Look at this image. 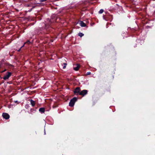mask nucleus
Here are the masks:
<instances>
[{
    "mask_svg": "<svg viewBox=\"0 0 155 155\" xmlns=\"http://www.w3.org/2000/svg\"><path fill=\"white\" fill-rule=\"evenodd\" d=\"M77 98L74 97L71 99L69 103V106L70 107L74 106L75 102L77 101Z\"/></svg>",
    "mask_w": 155,
    "mask_h": 155,
    "instance_id": "nucleus-1",
    "label": "nucleus"
},
{
    "mask_svg": "<svg viewBox=\"0 0 155 155\" xmlns=\"http://www.w3.org/2000/svg\"><path fill=\"white\" fill-rule=\"evenodd\" d=\"M81 89L79 87H76L74 91V94H76L77 95L79 94V93L80 92Z\"/></svg>",
    "mask_w": 155,
    "mask_h": 155,
    "instance_id": "nucleus-2",
    "label": "nucleus"
},
{
    "mask_svg": "<svg viewBox=\"0 0 155 155\" xmlns=\"http://www.w3.org/2000/svg\"><path fill=\"white\" fill-rule=\"evenodd\" d=\"M87 90H84L81 91L79 93V95L84 96L87 94Z\"/></svg>",
    "mask_w": 155,
    "mask_h": 155,
    "instance_id": "nucleus-3",
    "label": "nucleus"
},
{
    "mask_svg": "<svg viewBox=\"0 0 155 155\" xmlns=\"http://www.w3.org/2000/svg\"><path fill=\"white\" fill-rule=\"evenodd\" d=\"M11 74L12 73L11 72H8L7 74L3 78V79L5 80L8 79L11 76Z\"/></svg>",
    "mask_w": 155,
    "mask_h": 155,
    "instance_id": "nucleus-4",
    "label": "nucleus"
},
{
    "mask_svg": "<svg viewBox=\"0 0 155 155\" xmlns=\"http://www.w3.org/2000/svg\"><path fill=\"white\" fill-rule=\"evenodd\" d=\"M2 116L4 118L6 119H8L9 118V115L8 114L6 113H3L2 114Z\"/></svg>",
    "mask_w": 155,
    "mask_h": 155,
    "instance_id": "nucleus-5",
    "label": "nucleus"
},
{
    "mask_svg": "<svg viewBox=\"0 0 155 155\" xmlns=\"http://www.w3.org/2000/svg\"><path fill=\"white\" fill-rule=\"evenodd\" d=\"M80 68V65L79 64H77L76 67H74L73 68V69L76 71H78Z\"/></svg>",
    "mask_w": 155,
    "mask_h": 155,
    "instance_id": "nucleus-6",
    "label": "nucleus"
},
{
    "mask_svg": "<svg viewBox=\"0 0 155 155\" xmlns=\"http://www.w3.org/2000/svg\"><path fill=\"white\" fill-rule=\"evenodd\" d=\"M79 23L80 24V25L81 26L83 27H85L86 26V24L84 23L82 21H79Z\"/></svg>",
    "mask_w": 155,
    "mask_h": 155,
    "instance_id": "nucleus-7",
    "label": "nucleus"
},
{
    "mask_svg": "<svg viewBox=\"0 0 155 155\" xmlns=\"http://www.w3.org/2000/svg\"><path fill=\"white\" fill-rule=\"evenodd\" d=\"M39 111L41 113H44L45 111V108L44 107L40 108L39 109Z\"/></svg>",
    "mask_w": 155,
    "mask_h": 155,
    "instance_id": "nucleus-8",
    "label": "nucleus"
},
{
    "mask_svg": "<svg viewBox=\"0 0 155 155\" xmlns=\"http://www.w3.org/2000/svg\"><path fill=\"white\" fill-rule=\"evenodd\" d=\"M31 104L33 106H34L35 105V102L34 101L31 100H30Z\"/></svg>",
    "mask_w": 155,
    "mask_h": 155,
    "instance_id": "nucleus-9",
    "label": "nucleus"
},
{
    "mask_svg": "<svg viewBox=\"0 0 155 155\" xmlns=\"http://www.w3.org/2000/svg\"><path fill=\"white\" fill-rule=\"evenodd\" d=\"M103 12L104 10L102 9H101L99 11V13L100 14H102L103 13Z\"/></svg>",
    "mask_w": 155,
    "mask_h": 155,
    "instance_id": "nucleus-10",
    "label": "nucleus"
},
{
    "mask_svg": "<svg viewBox=\"0 0 155 155\" xmlns=\"http://www.w3.org/2000/svg\"><path fill=\"white\" fill-rule=\"evenodd\" d=\"M78 35L81 37L84 35V34L82 33H80L78 34Z\"/></svg>",
    "mask_w": 155,
    "mask_h": 155,
    "instance_id": "nucleus-11",
    "label": "nucleus"
},
{
    "mask_svg": "<svg viewBox=\"0 0 155 155\" xmlns=\"http://www.w3.org/2000/svg\"><path fill=\"white\" fill-rule=\"evenodd\" d=\"M31 43L29 41H28L24 43V44H29Z\"/></svg>",
    "mask_w": 155,
    "mask_h": 155,
    "instance_id": "nucleus-12",
    "label": "nucleus"
},
{
    "mask_svg": "<svg viewBox=\"0 0 155 155\" xmlns=\"http://www.w3.org/2000/svg\"><path fill=\"white\" fill-rule=\"evenodd\" d=\"M91 74V73L90 72H87L86 73V74L87 75H90Z\"/></svg>",
    "mask_w": 155,
    "mask_h": 155,
    "instance_id": "nucleus-13",
    "label": "nucleus"
},
{
    "mask_svg": "<svg viewBox=\"0 0 155 155\" xmlns=\"http://www.w3.org/2000/svg\"><path fill=\"white\" fill-rule=\"evenodd\" d=\"M14 102L15 103H17V104H18L19 103V102H18L17 101H14Z\"/></svg>",
    "mask_w": 155,
    "mask_h": 155,
    "instance_id": "nucleus-14",
    "label": "nucleus"
},
{
    "mask_svg": "<svg viewBox=\"0 0 155 155\" xmlns=\"http://www.w3.org/2000/svg\"><path fill=\"white\" fill-rule=\"evenodd\" d=\"M47 0H40V2H44L46 1Z\"/></svg>",
    "mask_w": 155,
    "mask_h": 155,
    "instance_id": "nucleus-15",
    "label": "nucleus"
},
{
    "mask_svg": "<svg viewBox=\"0 0 155 155\" xmlns=\"http://www.w3.org/2000/svg\"><path fill=\"white\" fill-rule=\"evenodd\" d=\"M63 64L64 65H65L66 66L67 65V64L66 63H63Z\"/></svg>",
    "mask_w": 155,
    "mask_h": 155,
    "instance_id": "nucleus-16",
    "label": "nucleus"
},
{
    "mask_svg": "<svg viewBox=\"0 0 155 155\" xmlns=\"http://www.w3.org/2000/svg\"><path fill=\"white\" fill-rule=\"evenodd\" d=\"M66 68V66L65 65H64L63 67V69H64L65 68Z\"/></svg>",
    "mask_w": 155,
    "mask_h": 155,
    "instance_id": "nucleus-17",
    "label": "nucleus"
},
{
    "mask_svg": "<svg viewBox=\"0 0 155 155\" xmlns=\"http://www.w3.org/2000/svg\"><path fill=\"white\" fill-rule=\"evenodd\" d=\"M25 44H24L21 47V48L22 47L24 46Z\"/></svg>",
    "mask_w": 155,
    "mask_h": 155,
    "instance_id": "nucleus-18",
    "label": "nucleus"
},
{
    "mask_svg": "<svg viewBox=\"0 0 155 155\" xmlns=\"http://www.w3.org/2000/svg\"><path fill=\"white\" fill-rule=\"evenodd\" d=\"M31 10H29V12H31Z\"/></svg>",
    "mask_w": 155,
    "mask_h": 155,
    "instance_id": "nucleus-19",
    "label": "nucleus"
},
{
    "mask_svg": "<svg viewBox=\"0 0 155 155\" xmlns=\"http://www.w3.org/2000/svg\"><path fill=\"white\" fill-rule=\"evenodd\" d=\"M20 50V49H19V50H18V51H19Z\"/></svg>",
    "mask_w": 155,
    "mask_h": 155,
    "instance_id": "nucleus-20",
    "label": "nucleus"
},
{
    "mask_svg": "<svg viewBox=\"0 0 155 155\" xmlns=\"http://www.w3.org/2000/svg\"><path fill=\"white\" fill-rule=\"evenodd\" d=\"M153 1H155V0H153Z\"/></svg>",
    "mask_w": 155,
    "mask_h": 155,
    "instance_id": "nucleus-21",
    "label": "nucleus"
}]
</instances>
